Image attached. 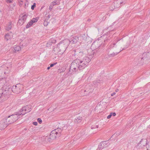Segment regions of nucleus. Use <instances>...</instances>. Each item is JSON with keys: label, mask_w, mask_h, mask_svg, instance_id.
I'll use <instances>...</instances> for the list:
<instances>
[{"label": "nucleus", "mask_w": 150, "mask_h": 150, "mask_svg": "<svg viewBox=\"0 0 150 150\" xmlns=\"http://www.w3.org/2000/svg\"><path fill=\"white\" fill-rule=\"evenodd\" d=\"M125 1L121 2L120 0H115L112 4V5L114 6V9L119 8L121 4H125Z\"/></svg>", "instance_id": "9"}, {"label": "nucleus", "mask_w": 150, "mask_h": 150, "mask_svg": "<svg viewBox=\"0 0 150 150\" xmlns=\"http://www.w3.org/2000/svg\"><path fill=\"white\" fill-rule=\"evenodd\" d=\"M53 7V6L51 4H50V5L49 7V9L50 10H51L52 9Z\"/></svg>", "instance_id": "36"}, {"label": "nucleus", "mask_w": 150, "mask_h": 150, "mask_svg": "<svg viewBox=\"0 0 150 150\" xmlns=\"http://www.w3.org/2000/svg\"><path fill=\"white\" fill-rule=\"evenodd\" d=\"M56 42V40H54L53 41H52L51 40H50L46 45V46H49L52 45V43H55Z\"/></svg>", "instance_id": "20"}, {"label": "nucleus", "mask_w": 150, "mask_h": 150, "mask_svg": "<svg viewBox=\"0 0 150 150\" xmlns=\"http://www.w3.org/2000/svg\"><path fill=\"white\" fill-rule=\"evenodd\" d=\"M28 5V1H25V7L26 8V6H27Z\"/></svg>", "instance_id": "33"}, {"label": "nucleus", "mask_w": 150, "mask_h": 150, "mask_svg": "<svg viewBox=\"0 0 150 150\" xmlns=\"http://www.w3.org/2000/svg\"><path fill=\"white\" fill-rule=\"evenodd\" d=\"M49 23V19H45L44 20V25L45 26H47Z\"/></svg>", "instance_id": "23"}, {"label": "nucleus", "mask_w": 150, "mask_h": 150, "mask_svg": "<svg viewBox=\"0 0 150 150\" xmlns=\"http://www.w3.org/2000/svg\"><path fill=\"white\" fill-rule=\"evenodd\" d=\"M127 48V47H126L125 48H124L122 49V50H120V52H115H115H113L112 53V54H108V56L109 57H114L115 56V55H117V54L120 51H122V50H124L126 48Z\"/></svg>", "instance_id": "15"}, {"label": "nucleus", "mask_w": 150, "mask_h": 150, "mask_svg": "<svg viewBox=\"0 0 150 150\" xmlns=\"http://www.w3.org/2000/svg\"><path fill=\"white\" fill-rule=\"evenodd\" d=\"M112 116V115L111 113H110V114L107 116V118L108 119H110L111 117Z\"/></svg>", "instance_id": "35"}, {"label": "nucleus", "mask_w": 150, "mask_h": 150, "mask_svg": "<svg viewBox=\"0 0 150 150\" xmlns=\"http://www.w3.org/2000/svg\"><path fill=\"white\" fill-rule=\"evenodd\" d=\"M116 44V43H114L113 44H112L110 45L108 47V49L107 50L109 51V49H110L111 48H112L114 47V46Z\"/></svg>", "instance_id": "24"}, {"label": "nucleus", "mask_w": 150, "mask_h": 150, "mask_svg": "<svg viewBox=\"0 0 150 150\" xmlns=\"http://www.w3.org/2000/svg\"><path fill=\"white\" fill-rule=\"evenodd\" d=\"M1 82H3L4 84V86H3L4 88H5V86L7 85V81L5 79H4L3 80L1 81Z\"/></svg>", "instance_id": "22"}, {"label": "nucleus", "mask_w": 150, "mask_h": 150, "mask_svg": "<svg viewBox=\"0 0 150 150\" xmlns=\"http://www.w3.org/2000/svg\"><path fill=\"white\" fill-rule=\"evenodd\" d=\"M33 19H38V17H36V18H33Z\"/></svg>", "instance_id": "44"}, {"label": "nucleus", "mask_w": 150, "mask_h": 150, "mask_svg": "<svg viewBox=\"0 0 150 150\" xmlns=\"http://www.w3.org/2000/svg\"><path fill=\"white\" fill-rule=\"evenodd\" d=\"M21 48L19 46H16L14 47L13 52H16L21 50Z\"/></svg>", "instance_id": "17"}, {"label": "nucleus", "mask_w": 150, "mask_h": 150, "mask_svg": "<svg viewBox=\"0 0 150 150\" xmlns=\"http://www.w3.org/2000/svg\"><path fill=\"white\" fill-rule=\"evenodd\" d=\"M82 117H81L80 116H78L76 117L74 121L76 123H80L82 121Z\"/></svg>", "instance_id": "14"}, {"label": "nucleus", "mask_w": 150, "mask_h": 150, "mask_svg": "<svg viewBox=\"0 0 150 150\" xmlns=\"http://www.w3.org/2000/svg\"><path fill=\"white\" fill-rule=\"evenodd\" d=\"M54 130H55L56 133L57 135V136L59 137L61 134L62 132V130L60 128H58Z\"/></svg>", "instance_id": "16"}, {"label": "nucleus", "mask_w": 150, "mask_h": 150, "mask_svg": "<svg viewBox=\"0 0 150 150\" xmlns=\"http://www.w3.org/2000/svg\"><path fill=\"white\" fill-rule=\"evenodd\" d=\"M54 40V39H53V38H52V39H50V40H51V41H53Z\"/></svg>", "instance_id": "43"}, {"label": "nucleus", "mask_w": 150, "mask_h": 150, "mask_svg": "<svg viewBox=\"0 0 150 150\" xmlns=\"http://www.w3.org/2000/svg\"><path fill=\"white\" fill-rule=\"evenodd\" d=\"M64 42L65 40L63 42H60L58 44L57 47L54 48V50L56 53L62 54L64 52L68 45L67 42Z\"/></svg>", "instance_id": "2"}, {"label": "nucleus", "mask_w": 150, "mask_h": 150, "mask_svg": "<svg viewBox=\"0 0 150 150\" xmlns=\"http://www.w3.org/2000/svg\"><path fill=\"white\" fill-rule=\"evenodd\" d=\"M12 92L14 93L18 94L20 93L23 90V86L20 84H17L13 85L12 88Z\"/></svg>", "instance_id": "4"}, {"label": "nucleus", "mask_w": 150, "mask_h": 150, "mask_svg": "<svg viewBox=\"0 0 150 150\" xmlns=\"http://www.w3.org/2000/svg\"><path fill=\"white\" fill-rule=\"evenodd\" d=\"M111 113L112 115V116H115L116 115V113L115 112H111Z\"/></svg>", "instance_id": "39"}, {"label": "nucleus", "mask_w": 150, "mask_h": 150, "mask_svg": "<svg viewBox=\"0 0 150 150\" xmlns=\"http://www.w3.org/2000/svg\"><path fill=\"white\" fill-rule=\"evenodd\" d=\"M98 45L97 43L96 42H93L92 44L91 47L92 48H94V47H95V48L97 49L100 46V45H98L97 46H96L97 45Z\"/></svg>", "instance_id": "18"}, {"label": "nucleus", "mask_w": 150, "mask_h": 150, "mask_svg": "<svg viewBox=\"0 0 150 150\" xmlns=\"http://www.w3.org/2000/svg\"><path fill=\"white\" fill-rule=\"evenodd\" d=\"M83 38V37L81 36H79V37L77 36H75L72 38L70 40H69L68 39L65 40L64 42H67L68 44L70 42L75 44L76 43L79 39L81 40L82 39L83 40L84 38Z\"/></svg>", "instance_id": "5"}, {"label": "nucleus", "mask_w": 150, "mask_h": 150, "mask_svg": "<svg viewBox=\"0 0 150 150\" xmlns=\"http://www.w3.org/2000/svg\"><path fill=\"white\" fill-rule=\"evenodd\" d=\"M144 54V55H145L146 54V53Z\"/></svg>", "instance_id": "49"}, {"label": "nucleus", "mask_w": 150, "mask_h": 150, "mask_svg": "<svg viewBox=\"0 0 150 150\" xmlns=\"http://www.w3.org/2000/svg\"><path fill=\"white\" fill-rule=\"evenodd\" d=\"M98 125H96V126H92L91 127V129H95V128H98Z\"/></svg>", "instance_id": "30"}, {"label": "nucleus", "mask_w": 150, "mask_h": 150, "mask_svg": "<svg viewBox=\"0 0 150 150\" xmlns=\"http://www.w3.org/2000/svg\"><path fill=\"white\" fill-rule=\"evenodd\" d=\"M24 19H19L18 21V23H20V25L23 24V23Z\"/></svg>", "instance_id": "26"}, {"label": "nucleus", "mask_w": 150, "mask_h": 150, "mask_svg": "<svg viewBox=\"0 0 150 150\" xmlns=\"http://www.w3.org/2000/svg\"><path fill=\"white\" fill-rule=\"evenodd\" d=\"M144 58V57H143V58H142V59H143V58Z\"/></svg>", "instance_id": "51"}, {"label": "nucleus", "mask_w": 150, "mask_h": 150, "mask_svg": "<svg viewBox=\"0 0 150 150\" xmlns=\"http://www.w3.org/2000/svg\"><path fill=\"white\" fill-rule=\"evenodd\" d=\"M104 18H105V19L106 18V17H105Z\"/></svg>", "instance_id": "53"}, {"label": "nucleus", "mask_w": 150, "mask_h": 150, "mask_svg": "<svg viewBox=\"0 0 150 150\" xmlns=\"http://www.w3.org/2000/svg\"><path fill=\"white\" fill-rule=\"evenodd\" d=\"M50 67H48L47 68V69H48V70L49 69H50Z\"/></svg>", "instance_id": "46"}, {"label": "nucleus", "mask_w": 150, "mask_h": 150, "mask_svg": "<svg viewBox=\"0 0 150 150\" xmlns=\"http://www.w3.org/2000/svg\"><path fill=\"white\" fill-rule=\"evenodd\" d=\"M146 145L147 150H150V143L147 144Z\"/></svg>", "instance_id": "28"}, {"label": "nucleus", "mask_w": 150, "mask_h": 150, "mask_svg": "<svg viewBox=\"0 0 150 150\" xmlns=\"http://www.w3.org/2000/svg\"><path fill=\"white\" fill-rule=\"evenodd\" d=\"M12 1V0H6V2L8 3H11Z\"/></svg>", "instance_id": "37"}, {"label": "nucleus", "mask_w": 150, "mask_h": 150, "mask_svg": "<svg viewBox=\"0 0 150 150\" xmlns=\"http://www.w3.org/2000/svg\"><path fill=\"white\" fill-rule=\"evenodd\" d=\"M38 19H35L34 21L32 20L28 23L32 26L33 23L37 22L38 21Z\"/></svg>", "instance_id": "25"}, {"label": "nucleus", "mask_w": 150, "mask_h": 150, "mask_svg": "<svg viewBox=\"0 0 150 150\" xmlns=\"http://www.w3.org/2000/svg\"><path fill=\"white\" fill-rule=\"evenodd\" d=\"M16 113V114L9 116L7 118H6V120L8 125L14 122L20 118V115L19 114L18 112Z\"/></svg>", "instance_id": "3"}, {"label": "nucleus", "mask_w": 150, "mask_h": 150, "mask_svg": "<svg viewBox=\"0 0 150 150\" xmlns=\"http://www.w3.org/2000/svg\"><path fill=\"white\" fill-rule=\"evenodd\" d=\"M144 58V57H143V58H142V59H143V58Z\"/></svg>", "instance_id": "50"}, {"label": "nucleus", "mask_w": 150, "mask_h": 150, "mask_svg": "<svg viewBox=\"0 0 150 150\" xmlns=\"http://www.w3.org/2000/svg\"><path fill=\"white\" fill-rule=\"evenodd\" d=\"M36 4L35 3H34L33 4V5H32V6H31V9L32 10H33L34 9V8L36 6Z\"/></svg>", "instance_id": "29"}, {"label": "nucleus", "mask_w": 150, "mask_h": 150, "mask_svg": "<svg viewBox=\"0 0 150 150\" xmlns=\"http://www.w3.org/2000/svg\"><path fill=\"white\" fill-rule=\"evenodd\" d=\"M48 17V18H50V16H49V15H48V17Z\"/></svg>", "instance_id": "47"}, {"label": "nucleus", "mask_w": 150, "mask_h": 150, "mask_svg": "<svg viewBox=\"0 0 150 150\" xmlns=\"http://www.w3.org/2000/svg\"><path fill=\"white\" fill-rule=\"evenodd\" d=\"M21 2H22V3H21V4H20V6H21V5H22V4H23V1H21Z\"/></svg>", "instance_id": "45"}, {"label": "nucleus", "mask_w": 150, "mask_h": 150, "mask_svg": "<svg viewBox=\"0 0 150 150\" xmlns=\"http://www.w3.org/2000/svg\"><path fill=\"white\" fill-rule=\"evenodd\" d=\"M31 26V25H30V23H28L26 25V28H29Z\"/></svg>", "instance_id": "32"}, {"label": "nucleus", "mask_w": 150, "mask_h": 150, "mask_svg": "<svg viewBox=\"0 0 150 150\" xmlns=\"http://www.w3.org/2000/svg\"><path fill=\"white\" fill-rule=\"evenodd\" d=\"M115 94V93L114 92L112 93L111 94V96H113Z\"/></svg>", "instance_id": "40"}, {"label": "nucleus", "mask_w": 150, "mask_h": 150, "mask_svg": "<svg viewBox=\"0 0 150 150\" xmlns=\"http://www.w3.org/2000/svg\"><path fill=\"white\" fill-rule=\"evenodd\" d=\"M37 121L40 124L42 123V120L40 118H38L37 119Z\"/></svg>", "instance_id": "31"}, {"label": "nucleus", "mask_w": 150, "mask_h": 150, "mask_svg": "<svg viewBox=\"0 0 150 150\" xmlns=\"http://www.w3.org/2000/svg\"><path fill=\"white\" fill-rule=\"evenodd\" d=\"M89 50L91 52L88 55V57L86 56L83 52H79L76 54L75 53L74 55L76 59L71 64L70 70L72 71H76L78 70H82L86 67L94 55L93 52L91 50Z\"/></svg>", "instance_id": "1"}, {"label": "nucleus", "mask_w": 150, "mask_h": 150, "mask_svg": "<svg viewBox=\"0 0 150 150\" xmlns=\"http://www.w3.org/2000/svg\"><path fill=\"white\" fill-rule=\"evenodd\" d=\"M1 70V69H0V70Z\"/></svg>", "instance_id": "55"}, {"label": "nucleus", "mask_w": 150, "mask_h": 150, "mask_svg": "<svg viewBox=\"0 0 150 150\" xmlns=\"http://www.w3.org/2000/svg\"><path fill=\"white\" fill-rule=\"evenodd\" d=\"M57 62H56V63H54L53 64H51L50 65V67H53L55 65H56V64H57Z\"/></svg>", "instance_id": "34"}, {"label": "nucleus", "mask_w": 150, "mask_h": 150, "mask_svg": "<svg viewBox=\"0 0 150 150\" xmlns=\"http://www.w3.org/2000/svg\"><path fill=\"white\" fill-rule=\"evenodd\" d=\"M13 37V35L11 33L9 34L7 33L5 35V39L6 41H8L9 40L11 39Z\"/></svg>", "instance_id": "13"}, {"label": "nucleus", "mask_w": 150, "mask_h": 150, "mask_svg": "<svg viewBox=\"0 0 150 150\" xmlns=\"http://www.w3.org/2000/svg\"><path fill=\"white\" fill-rule=\"evenodd\" d=\"M100 144V145L98 147L101 149L108 146L110 144L107 141H104L101 142Z\"/></svg>", "instance_id": "11"}, {"label": "nucleus", "mask_w": 150, "mask_h": 150, "mask_svg": "<svg viewBox=\"0 0 150 150\" xmlns=\"http://www.w3.org/2000/svg\"><path fill=\"white\" fill-rule=\"evenodd\" d=\"M33 124L35 125H38V122H33Z\"/></svg>", "instance_id": "38"}, {"label": "nucleus", "mask_w": 150, "mask_h": 150, "mask_svg": "<svg viewBox=\"0 0 150 150\" xmlns=\"http://www.w3.org/2000/svg\"><path fill=\"white\" fill-rule=\"evenodd\" d=\"M118 90H118V89H116V90H115V92H118Z\"/></svg>", "instance_id": "41"}, {"label": "nucleus", "mask_w": 150, "mask_h": 150, "mask_svg": "<svg viewBox=\"0 0 150 150\" xmlns=\"http://www.w3.org/2000/svg\"><path fill=\"white\" fill-rule=\"evenodd\" d=\"M56 132H55V130H52L50 133L49 138L47 137L46 139H47L48 141L50 142H52L53 140L57 138V137H59L57 136Z\"/></svg>", "instance_id": "7"}, {"label": "nucleus", "mask_w": 150, "mask_h": 150, "mask_svg": "<svg viewBox=\"0 0 150 150\" xmlns=\"http://www.w3.org/2000/svg\"><path fill=\"white\" fill-rule=\"evenodd\" d=\"M12 91V88L8 87L6 88V90L3 93L6 95H10L11 94Z\"/></svg>", "instance_id": "12"}, {"label": "nucleus", "mask_w": 150, "mask_h": 150, "mask_svg": "<svg viewBox=\"0 0 150 150\" xmlns=\"http://www.w3.org/2000/svg\"><path fill=\"white\" fill-rule=\"evenodd\" d=\"M3 93H0V97H1V95Z\"/></svg>", "instance_id": "42"}, {"label": "nucleus", "mask_w": 150, "mask_h": 150, "mask_svg": "<svg viewBox=\"0 0 150 150\" xmlns=\"http://www.w3.org/2000/svg\"><path fill=\"white\" fill-rule=\"evenodd\" d=\"M8 124L7 123L6 118L3 119L0 122V129H2L6 127Z\"/></svg>", "instance_id": "8"}, {"label": "nucleus", "mask_w": 150, "mask_h": 150, "mask_svg": "<svg viewBox=\"0 0 150 150\" xmlns=\"http://www.w3.org/2000/svg\"><path fill=\"white\" fill-rule=\"evenodd\" d=\"M5 73H6V72H4V74H5Z\"/></svg>", "instance_id": "54"}, {"label": "nucleus", "mask_w": 150, "mask_h": 150, "mask_svg": "<svg viewBox=\"0 0 150 150\" xmlns=\"http://www.w3.org/2000/svg\"><path fill=\"white\" fill-rule=\"evenodd\" d=\"M28 15L25 13L21 14L20 16V17L21 19H26L27 18Z\"/></svg>", "instance_id": "21"}, {"label": "nucleus", "mask_w": 150, "mask_h": 150, "mask_svg": "<svg viewBox=\"0 0 150 150\" xmlns=\"http://www.w3.org/2000/svg\"><path fill=\"white\" fill-rule=\"evenodd\" d=\"M144 58V57H143V58H142V59H143V58Z\"/></svg>", "instance_id": "52"}, {"label": "nucleus", "mask_w": 150, "mask_h": 150, "mask_svg": "<svg viewBox=\"0 0 150 150\" xmlns=\"http://www.w3.org/2000/svg\"><path fill=\"white\" fill-rule=\"evenodd\" d=\"M149 54V53L148 52L146 54H147V55H148V54Z\"/></svg>", "instance_id": "48"}, {"label": "nucleus", "mask_w": 150, "mask_h": 150, "mask_svg": "<svg viewBox=\"0 0 150 150\" xmlns=\"http://www.w3.org/2000/svg\"><path fill=\"white\" fill-rule=\"evenodd\" d=\"M147 143V140L146 139H142L138 143V146L139 147L142 148L145 145H146Z\"/></svg>", "instance_id": "10"}, {"label": "nucleus", "mask_w": 150, "mask_h": 150, "mask_svg": "<svg viewBox=\"0 0 150 150\" xmlns=\"http://www.w3.org/2000/svg\"><path fill=\"white\" fill-rule=\"evenodd\" d=\"M11 25V23L10 22L9 24L7 25L6 28V30L8 31L10 30L12 26Z\"/></svg>", "instance_id": "19"}, {"label": "nucleus", "mask_w": 150, "mask_h": 150, "mask_svg": "<svg viewBox=\"0 0 150 150\" xmlns=\"http://www.w3.org/2000/svg\"><path fill=\"white\" fill-rule=\"evenodd\" d=\"M53 6L56 5H59V4L57 3L56 1H54L52 2L50 4Z\"/></svg>", "instance_id": "27"}, {"label": "nucleus", "mask_w": 150, "mask_h": 150, "mask_svg": "<svg viewBox=\"0 0 150 150\" xmlns=\"http://www.w3.org/2000/svg\"><path fill=\"white\" fill-rule=\"evenodd\" d=\"M31 110V107L30 105H26L23 107L21 110L19 112H18L19 114L21 115H24L26 113L29 112Z\"/></svg>", "instance_id": "6"}]
</instances>
